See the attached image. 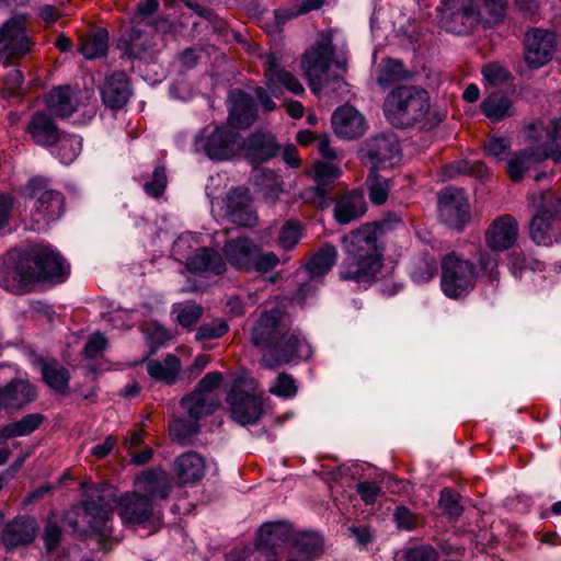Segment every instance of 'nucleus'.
Returning <instances> with one entry per match:
<instances>
[{
	"mask_svg": "<svg viewBox=\"0 0 561 561\" xmlns=\"http://www.w3.org/2000/svg\"><path fill=\"white\" fill-rule=\"evenodd\" d=\"M114 508L123 524L130 527L146 525L154 516V504L144 494L134 491L117 497L112 486L101 485L91 491L78 513L79 519L71 526L78 529L87 525L91 533L102 538L111 537Z\"/></svg>",
	"mask_w": 561,
	"mask_h": 561,
	"instance_id": "1",
	"label": "nucleus"
},
{
	"mask_svg": "<svg viewBox=\"0 0 561 561\" xmlns=\"http://www.w3.org/2000/svg\"><path fill=\"white\" fill-rule=\"evenodd\" d=\"M249 340L256 347L270 350L262 359L270 369L295 359H307L312 354L305 337L291 329L285 313L277 308L265 310L253 320Z\"/></svg>",
	"mask_w": 561,
	"mask_h": 561,
	"instance_id": "2",
	"label": "nucleus"
},
{
	"mask_svg": "<svg viewBox=\"0 0 561 561\" xmlns=\"http://www.w3.org/2000/svg\"><path fill=\"white\" fill-rule=\"evenodd\" d=\"M69 265L49 247L37 245L22 253L12 268L0 275V285L14 294H24L42 280L64 276Z\"/></svg>",
	"mask_w": 561,
	"mask_h": 561,
	"instance_id": "3",
	"label": "nucleus"
},
{
	"mask_svg": "<svg viewBox=\"0 0 561 561\" xmlns=\"http://www.w3.org/2000/svg\"><path fill=\"white\" fill-rule=\"evenodd\" d=\"M346 253L341 266V277L357 283L371 279L381 267L375 231L369 227L358 229L343 239Z\"/></svg>",
	"mask_w": 561,
	"mask_h": 561,
	"instance_id": "4",
	"label": "nucleus"
},
{
	"mask_svg": "<svg viewBox=\"0 0 561 561\" xmlns=\"http://www.w3.org/2000/svg\"><path fill=\"white\" fill-rule=\"evenodd\" d=\"M383 114L396 127H424L431 114L430 94L416 85L396 87L385 99Z\"/></svg>",
	"mask_w": 561,
	"mask_h": 561,
	"instance_id": "5",
	"label": "nucleus"
},
{
	"mask_svg": "<svg viewBox=\"0 0 561 561\" xmlns=\"http://www.w3.org/2000/svg\"><path fill=\"white\" fill-rule=\"evenodd\" d=\"M333 31L322 32L318 41L301 57V68L312 92L319 93L328 80L330 65L333 64L343 72L347 69V59L337 45H333ZM344 47L342 43L341 49Z\"/></svg>",
	"mask_w": 561,
	"mask_h": 561,
	"instance_id": "6",
	"label": "nucleus"
},
{
	"mask_svg": "<svg viewBox=\"0 0 561 561\" xmlns=\"http://www.w3.org/2000/svg\"><path fill=\"white\" fill-rule=\"evenodd\" d=\"M27 204L30 209V229L45 230L50 222L58 220L64 214V196L51 188L42 178L31 179L27 183Z\"/></svg>",
	"mask_w": 561,
	"mask_h": 561,
	"instance_id": "7",
	"label": "nucleus"
},
{
	"mask_svg": "<svg viewBox=\"0 0 561 561\" xmlns=\"http://www.w3.org/2000/svg\"><path fill=\"white\" fill-rule=\"evenodd\" d=\"M547 140L537 146L515 152L507 160L506 171L512 181L518 182L534 164L546 159L561 161V119H553L546 129Z\"/></svg>",
	"mask_w": 561,
	"mask_h": 561,
	"instance_id": "8",
	"label": "nucleus"
},
{
	"mask_svg": "<svg viewBox=\"0 0 561 561\" xmlns=\"http://www.w3.org/2000/svg\"><path fill=\"white\" fill-rule=\"evenodd\" d=\"M440 267V287L447 297L459 298L473 289L478 277L473 262L451 252L442 259Z\"/></svg>",
	"mask_w": 561,
	"mask_h": 561,
	"instance_id": "9",
	"label": "nucleus"
},
{
	"mask_svg": "<svg viewBox=\"0 0 561 561\" xmlns=\"http://www.w3.org/2000/svg\"><path fill=\"white\" fill-rule=\"evenodd\" d=\"M226 260L236 268L243 271L268 272L279 260L274 252H264L249 238H236L222 248Z\"/></svg>",
	"mask_w": 561,
	"mask_h": 561,
	"instance_id": "10",
	"label": "nucleus"
},
{
	"mask_svg": "<svg viewBox=\"0 0 561 561\" xmlns=\"http://www.w3.org/2000/svg\"><path fill=\"white\" fill-rule=\"evenodd\" d=\"M34 43L27 30V18L16 14L0 26V65L9 66L31 53Z\"/></svg>",
	"mask_w": 561,
	"mask_h": 561,
	"instance_id": "11",
	"label": "nucleus"
},
{
	"mask_svg": "<svg viewBox=\"0 0 561 561\" xmlns=\"http://www.w3.org/2000/svg\"><path fill=\"white\" fill-rule=\"evenodd\" d=\"M227 402L232 420L242 426L257 423L263 414L262 400L255 392L253 380H237L228 393Z\"/></svg>",
	"mask_w": 561,
	"mask_h": 561,
	"instance_id": "12",
	"label": "nucleus"
},
{
	"mask_svg": "<svg viewBox=\"0 0 561 561\" xmlns=\"http://www.w3.org/2000/svg\"><path fill=\"white\" fill-rule=\"evenodd\" d=\"M293 529L286 523H267L261 526L257 534L255 548H245L242 551L236 550L230 554L242 557L243 561H272L270 554L276 552L277 548L291 541Z\"/></svg>",
	"mask_w": 561,
	"mask_h": 561,
	"instance_id": "13",
	"label": "nucleus"
},
{
	"mask_svg": "<svg viewBox=\"0 0 561 561\" xmlns=\"http://www.w3.org/2000/svg\"><path fill=\"white\" fill-rule=\"evenodd\" d=\"M477 5L472 0H440L438 11L444 27L454 34H469L479 23H483Z\"/></svg>",
	"mask_w": 561,
	"mask_h": 561,
	"instance_id": "14",
	"label": "nucleus"
},
{
	"mask_svg": "<svg viewBox=\"0 0 561 561\" xmlns=\"http://www.w3.org/2000/svg\"><path fill=\"white\" fill-rule=\"evenodd\" d=\"M541 204L530 222V238L537 244L550 245L559 240L556 231L561 211V199L551 192L540 195Z\"/></svg>",
	"mask_w": 561,
	"mask_h": 561,
	"instance_id": "15",
	"label": "nucleus"
},
{
	"mask_svg": "<svg viewBox=\"0 0 561 561\" xmlns=\"http://www.w3.org/2000/svg\"><path fill=\"white\" fill-rule=\"evenodd\" d=\"M400 157L399 140L393 134L374 136L360 149V159L370 171L391 168L399 162Z\"/></svg>",
	"mask_w": 561,
	"mask_h": 561,
	"instance_id": "16",
	"label": "nucleus"
},
{
	"mask_svg": "<svg viewBox=\"0 0 561 561\" xmlns=\"http://www.w3.org/2000/svg\"><path fill=\"white\" fill-rule=\"evenodd\" d=\"M558 47V37L553 32L543 28H533L525 34L524 60L531 69H538L548 64Z\"/></svg>",
	"mask_w": 561,
	"mask_h": 561,
	"instance_id": "17",
	"label": "nucleus"
},
{
	"mask_svg": "<svg viewBox=\"0 0 561 561\" xmlns=\"http://www.w3.org/2000/svg\"><path fill=\"white\" fill-rule=\"evenodd\" d=\"M440 219L450 228L460 230L470 218L469 204L462 190L444 188L438 197Z\"/></svg>",
	"mask_w": 561,
	"mask_h": 561,
	"instance_id": "18",
	"label": "nucleus"
},
{
	"mask_svg": "<svg viewBox=\"0 0 561 561\" xmlns=\"http://www.w3.org/2000/svg\"><path fill=\"white\" fill-rule=\"evenodd\" d=\"M518 230V224L513 216H500L488 228L485 242L492 251L503 252L516 242Z\"/></svg>",
	"mask_w": 561,
	"mask_h": 561,
	"instance_id": "19",
	"label": "nucleus"
},
{
	"mask_svg": "<svg viewBox=\"0 0 561 561\" xmlns=\"http://www.w3.org/2000/svg\"><path fill=\"white\" fill-rule=\"evenodd\" d=\"M332 127L339 137L355 139L365 134L367 123L363 114L355 107L344 105L333 112Z\"/></svg>",
	"mask_w": 561,
	"mask_h": 561,
	"instance_id": "20",
	"label": "nucleus"
},
{
	"mask_svg": "<svg viewBox=\"0 0 561 561\" xmlns=\"http://www.w3.org/2000/svg\"><path fill=\"white\" fill-rule=\"evenodd\" d=\"M136 492L152 500L156 505L158 500H165L171 492L169 474L161 468L150 469L139 474L135 481Z\"/></svg>",
	"mask_w": 561,
	"mask_h": 561,
	"instance_id": "21",
	"label": "nucleus"
},
{
	"mask_svg": "<svg viewBox=\"0 0 561 561\" xmlns=\"http://www.w3.org/2000/svg\"><path fill=\"white\" fill-rule=\"evenodd\" d=\"M264 65L266 85L274 95H276V91L279 85L297 95L304 93V85L291 72L280 67L279 61L274 54H267L264 56Z\"/></svg>",
	"mask_w": 561,
	"mask_h": 561,
	"instance_id": "22",
	"label": "nucleus"
},
{
	"mask_svg": "<svg viewBox=\"0 0 561 561\" xmlns=\"http://www.w3.org/2000/svg\"><path fill=\"white\" fill-rule=\"evenodd\" d=\"M240 148L238 134L226 127L216 128L204 144V150L210 159H229Z\"/></svg>",
	"mask_w": 561,
	"mask_h": 561,
	"instance_id": "23",
	"label": "nucleus"
},
{
	"mask_svg": "<svg viewBox=\"0 0 561 561\" xmlns=\"http://www.w3.org/2000/svg\"><path fill=\"white\" fill-rule=\"evenodd\" d=\"M206 459L196 451H186L178 456L173 462V471L181 484H194L206 473Z\"/></svg>",
	"mask_w": 561,
	"mask_h": 561,
	"instance_id": "24",
	"label": "nucleus"
},
{
	"mask_svg": "<svg viewBox=\"0 0 561 561\" xmlns=\"http://www.w3.org/2000/svg\"><path fill=\"white\" fill-rule=\"evenodd\" d=\"M37 529L34 518L19 516L4 526L1 540L9 549L28 545L35 539Z\"/></svg>",
	"mask_w": 561,
	"mask_h": 561,
	"instance_id": "25",
	"label": "nucleus"
},
{
	"mask_svg": "<svg viewBox=\"0 0 561 561\" xmlns=\"http://www.w3.org/2000/svg\"><path fill=\"white\" fill-rule=\"evenodd\" d=\"M227 216L239 226L251 227L256 222L248 190L238 187L230 192L227 198Z\"/></svg>",
	"mask_w": 561,
	"mask_h": 561,
	"instance_id": "26",
	"label": "nucleus"
},
{
	"mask_svg": "<svg viewBox=\"0 0 561 561\" xmlns=\"http://www.w3.org/2000/svg\"><path fill=\"white\" fill-rule=\"evenodd\" d=\"M229 123L233 127H248L256 117L253 99L242 90H232L228 96Z\"/></svg>",
	"mask_w": 561,
	"mask_h": 561,
	"instance_id": "27",
	"label": "nucleus"
},
{
	"mask_svg": "<svg viewBox=\"0 0 561 561\" xmlns=\"http://www.w3.org/2000/svg\"><path fill=\"white\" fill-rule=\"evenodd\" d=\"M279 146L273 135L253 134L244 144L245 157L252 164H261L277 156Z\"/></svg>",
	"mask_w": 561,
	"mask_h": 561,
	"instance_id": "28",
	"label": "nucleus"
},
{
	"mask_svg": "<svg viewBox=\"0 0 561 561\" xmlns=\"http://www.w3.org/2000/svg\"><path fill=\"white\" fill-rule=\"evenodd\" d=\"M186 267L192 273L219 275L226 271V263L217 251L199 248L186 257Z\"/></svg>",
	"mask_w": 561,
	"mask_h": 561,
	"instance_id": "29",
	"label": "nucleus"
},
{
	"mask_svg": "<svg viewBox=\"0 0 561 561\" xmlns=\"http://www.w3.org/2000/svg\"><path fill=\"white\" fill-rule=\"evenodd\" d=\"M27 131L32 140L42 147L55 145L60 133L55 122L46 113L38 112L34 114L27 125Z\"/></svg>",
	"mask_w": 561,
	"mask_h": 561,
	"instance_id": "30",
	"label": "nucleus"
},
{
	"mask_svg": "<svg viewBox=\"0 0 561 561\" xmlns=\"http://www.w3.org/2000/svg\"><path fill=\"white\" fill-rule=\"evenodd\" d=\"M102 100L111 108H119L126 104L130 95L129 81L124 72H115L106 78L102 90Z\"/></svg>",
	"mask_w": 561,
	"mask_h": 561,
	"instance_id": "31",
	"label": "nucleus"
},
{
	"mask_svg": "<svg viewBox=\"0 0 561 561\" xmlns=\"http://www.w3.org/2000/svg\"><path fill=\"white\" fill-rule=\"evenodd\" d=\"M366 210L364 194L359 191H352L336 201L334 218L339 224L346 225L364 216Z\"/></svg>",
	"mask_w": 561,
	"mask_h": 561,
	"instance_id": "32",
	"label": "nucleus"
},
{
	"mask_svg": "<svg viewBox=\"0 0 561 561\" xmlns=\"http://www.w3.org/2000/svg\"><path fill=\"white\" fill-rule=\"evenodd\" d=\"M79 94L78 90L70 87L55 88L47 95V106L56 116L68 117L78 108Z\"/></svg>",
	"mask_w": 561,
	"mask_h": 561,
	"instance_id": "33",
	"label": "nucleus"
},
{
	"mask_svg": "<svg viewBox=\"0 0 561 561\" xmlns=\"http://www.w3.org/2000/svg\"><path fill=\"white\" fill-rule=\"evenodd\" d=\"M35 398L34 387L25 380H13L0 389V399L3 409L18 410L33 401Z\"/></svg>",
	"mask_w": 561,
	"mask_h": 561,
	"instance_id": "34",
	"label": "nucleus"
},
{
	"mask_svg": "<svg viewBox=\"0 0 561 561\" xmlns=\"http://www.w3.org/2000/svg\"><path fill=\"white\" fill-rule=\"evenodd\" d=\"M291 553L297 554L302 561H311L321 556L323 551V538L314 531L293 534Z\"/></svg>",
	"mask_w": 561,
	"mask_h": 561,
	"instance_id": "35",
	"label": "nucleus"
},
{
	"mask_svg": "<svg viewBox=\"0 0 561 561\" xmlns=\"http://www.w3.org/2000/svg\"><path fill=\"white\" fill-rule=\"evenodd\" d=\"M182 363L174 354H168L162 360L152 359L147 363L148 375L167 385H173L179 379Z\"/></svg>",
	"mask_w": 561,
	"mask_h": 561,
	"instance_id": "36",
	"label": "nucleus"
},
{
	"mask_svg": "<svg viewBox=\"0 0 561 561\" xmlns=\"http://www.w3.org/2000/svg\"><path fill=\"white\" fill-rule=\"evenodd\" d=\"M219 405L213 393H202L194 390L181 400V407L195 421L211 414Z\"/></svg>",
	"mask_w": 561,
	"mask_h": 561,
	"instance_id": "37",
	"label": "nucleus"
},
{
	"mask_svg": "<svg viewBox=\"0 0 561 561\" xmlns=\"http://www.w3.org/2000/svg\"><path fill=\"white\" fill-rule=\"evenodd\" d=\"M43 421V414L30 413L16 422L7 424L0 430V444H3L14 437L32 434L39 427Z\"/></svg>",
	"mask_w": 561,
	"mask_h": 561,
	"instance_id": "38",
	"label": "nucleus"
},
{
	"mask_svg": "<svg viewBox=\"0 0 561 561\" xmlns=\"http://www.w3.org/2000/svg\"><path fill=\"white\" fill-rule=\"evenodd\" d=\"M41 373L45 383L57 393L65 394L68 391L69 373L55 359L44 360Z\"/></svg>",
	"mask_w": 561,
	"mask_h": 561,
	"instance_id": "39",
	"label": "nucleus"
},
{
	"mask_svg": "<svg viewBox=\"0 0 561 561\" xmlns=\"http://www.w3.org/2000/svg\"><path fill=\"white\" fill-rule=\"evenodd\" d=\"M337 257L336 249L333 245H323L310 260L306 272L311 279L321 278L335 264Z\"/></svg>",
	"mask_w": 561,
	"mask_h": 561,
	"instance_id": "40",
	"label": "nucleus"
},
{
	"mask_svg": "<svg viewBox=\"0 0 561 561\" xmlns=\"http://www.w3.org/2000/svg\"><path fill=\"white\" fill-rule=\"evenodd\" d=\"M253 181L266 201L275 202L283 192V183L272 170H255Z\"/></svg>",
	"mask_w": 561,
	"mask_h": 561,
	"instance_id": "41",
	"label": "nucleus"
},
{
	"mask_svg": "<svg viewBox=\"0 0 561 561\" xmlns=\"http://www.w3.org/2000/svg\"><path fill=\"white\" fill-rule=\"evenodd\" d=\"M482 112L490 119L497 122L513 115L511 100L503 93L496 92L488 96L481 104Z\"/></svg>",
	"mask_w": 561,
	"mask_h": 561,
	"instance_id": "42",
	"label": "nucleus"
},
{
	"mask_svg": "<svg viewBox=\"0 0 561 561\" xmlns=\"http://www.w3.org/2000/svg\"><path fill=\"white\" fill-rule=\"evenodd\" d=\"M108 36L105 31H98L81 39L80 53L87 59L103 57L107 53Z\"/></svg>",
	"mask_w": 561,
	"mask_h": 561,
	"instance_id": "43",
	"label": "nucleus"
},
{
	"mask_svg": "<svg viewBox=\"0 0 561 561\" xmlns=\"http://www.w3.org/2000/svg\"><path fill=\"white\" fill-rule=\"evenodd\" d=\"M436 273L437 262L434 256L428 254H421L414 257L410 275L415 283H427L434 278Z\"/></svg>",
	"mask_w": 561,
	"mask_h": 561,
	"instance_id": "44",
	"label": "nucleus"
},
{
	"mask_svg": "<svg viewBox=\"0 0 561 561\" xmlns=\"http://www.w3.org/2000/svg\"><path fill=\"white\" fill-rule=\"evenodd\" d=\"M366 186L370 202L375 205H382L388 199L392 182L390 179L378 174L377 171H370L366 180Z\"/></svg>",
	"mask_w": 561,
	"mask_h": 561,
	"instance_id": "45",
	"label": "nucleus"
},
{
	"mask_svg": "<svg viewBox=\"0 0 561 561\" xmlns=\"http://www.w3.org/2000/svg\"><path fill=\"white\" fill-rule=\"evenodd\" d=\"M204 309L202 306L193 302H179L172 306L171 313L176 322L183 328H191L202 318Z\"/></svg>",
	"mask_w": 561,
	"mask_h": 561,
	"instance_id": "46",
	"label": "nucleus"
},
{
	"mask_svg": "<svg viewBox=\"0 0 561 561\" xmlns=\"http://www.w3.org/2000/svg\"><path fill=\"white\" fill-rule=\"evenodd\" d=\"M342 174L341 169L337 164L331 161H317L313 164V180L318 184L317 193L320 196H324L325 192L322 186L332 183L335 179Z\"/></svg>",
	"mask_w": 561,
	"mask_h": 561,
	"instance_id": "47",
	"label": "nucleus"
},
{
	"mask_svg": "<svg viewBox=\"0 0 561 561\" xmlns=\"http://www.w3.org/2000/svg\"><path fill=\"white\" fill-rule=\"evenodd\" d=\"M56 144H58L57 157L65 164L73 162L82 148V139L77 135H60Z\"/></svg>",
	"mask_w": 561,
	"mask_h": 561,
	"instance_id": "48",
	"label": "nucleus"
},
{
	"mask_svg": "<svg viewBox=\"0 0 561 561\" xmlns=\"http://www.w3.org/2000/svg\"><path fill=\"white\" fill-rule=\"evenodd\" d=\"M405 78H408V72L403 64L397 59H388L379 70L377 82L381 87H388Z\"/></svg>",
	"mask_w": 561,
	"mask_h": 561,
	"instance_id": "49",
	"label": "nucleus"
},
{
	"mask_svg": "<svg viewBox=\"0 0 561 561\" xmlns=\"http://www.w3.org/2000/svg\"><path fill=\"white\" fill-rule=\"evenodd\" d=\"M323 0H295L293 8L278 10L276 12V21L284 23L287 20L296 18L300 14L318 10L322 7Z\"/></svg>",
	"mask_w": 561,
	"mask_h": 561,
	"instance_id": "50",
	"label": "nucleus"
},
{
	"mask_svg": "<svg viewBox=\"0 0 561 561\" xmlns=\"http://www.w3.org/2000/svg\"><path fill=\"white\" fill-rule=\"evenodd\" d=\"M486 172V168L484 163L477 161L474 163H470L468 161H456L444 168V176L446 179H453L460 174H472L477 176H482L483 173Z\"/></svg>",
	"mask_w": 561,
	"mask_h": 561,
	"instance_id": "51",
	"label": "nucleus"
},
{
	"mask_svg": "<svg viewBox=\"0 0 561 561\" xmlns=\"http://www.w3.org/2000/svg\"><path fill=\"white\" fill-rule=\"evenodd\" d=\"M170 435L173 439L182 445H186L190 439L198 432V424L196 422H187L182 419L174 420L170 424Z\"/></svg>",
	"mask_w": 561,
	"mask_h": 561,
	"instance_id": "52",
	"label": "nucleus"
},
{
	"mask_svg": "<svg viewBox=\"0 0 561 561\" xmlns=\"http://www.w3.org/2000/svg\"><path fill=\"white\" fill-rule=\"evenodd\" d=\"M228 332V324L222 319H215L203 323L196 331L195 337L198 341L219 339Z\"/></svg>",
	"mask_w": 561,
	"mask_h": 561,
	"instance_id": "53",
	"label": "nucleus"
},
{
	"mask_svg": "<svg viewBox=\"0 0 561 561\" xmlns=\"http://www.w3.org/2000/svg\"><path fill=\"white\" fill-rule=\"evenodd\" d=\"M297 390L296 380L291 375L286 373L279 374L274 385L270 388L271 393L282 398H293L297 393Z\"/></svg>",
	"mask_w": 561,
	"mask_h": 561,
	"instance_id": "54",
	"label": "nucleus"
},
{
	"mask_svg": "<svg viewBox=\"0 0 561 561\" xmlns=\"http://www.w3.org/2000/svg\"><path fill=\"white\" fill-rule=\"evenodd\" d=\"M301 227L298 222L289 220L287 221L279 233V244L284 249H293L300 239Z\"/></svg>",
	"mask_w": 561,
	"mask_h": 561,
	"instance_id": "55",
	"label": "nucleus"
},
{
	"mask_svg": "<svg viewBox=\"0 0 561 561\" xmlns=\"http://www.w3.org/2000/svg\"><path fill=\"white\" fill-rule=\"evenodd\" d=\"M484 79L493 85L506 82L510 78L508 70L497 62H491L482 68Z\"/></svg>",
	"mask_w": 561,
	"mask_h": 561,
	"instance_id": "56",
	"label": "nucleus"
},
{
	"mask_svg": "<svg viewBox=\"0 0 561 561\" xmlns=\"http://www.w3.org/2000/svg\"><path fill=\"white\" fill-rule=\"evenodd\" d=\"M167 187V174L164 168H156L152 180L144 185L145 192L152 196L159 197Z\"/></svg>",
	"mask_w": 561,
	"mask_h": 561,
	"instance_id": "57",
	"label": "nucleus"
},
{
	"mask_svg": "<svg viewBox=\"0 0 561 561\" xmlns=\"http://www.w3.org/2000/svg\"><path fill=\"white\" fill-rule=\"evenodd\" d=\"M393 518L399 529L411 530L419 525V518L404 506L396 508Z\"/></svg>",
	"mask_w": 561,
	"mask_h": 561,
	"instance_id": "58",
	"label": "nucleus"
},
{
	"mask_svg": "<svg viewBox=\"0 0 561 561\" xmlns=\"http://www.w3.org/2000/svg\"><path fill=\"white\" fill-rule=\"evenodd\" d=\"M193 241L197 243V240H194V236L191 232L183 233L173 243L172 253L176 257V260L182 261L188 257V251L192 249Z\"/></svg>",
	"mask_w": 561,
	"mask_h": 561,
	"instance_id": "59",
	"label": "nucleus"
},
{
	"mask_svg": "<svg viewBox=\"0 0 561 561\" xmlns=\"http://www.w3.org/2000/svg\"><path fill=\"white\" fill-rule=\"evenodd\" d=\"M142 31L138 27H133L128 33V53L131 56H140L142 51L149 48L147 41H141Z\"/></svg>",
	"mask_w": 561,
	"mask_h": 561,
	"instance_id": "60",
	"label": "nucleus"
},
{
	"mask_svg": "<svg viewBox=\"0 0 561 561\" xmlns=\"http://www.w3.org/2000/svg\"><path fill=\"white\" fill-rule=\"evenodd\" d=\"M510 147V141L504 138L496 137L490 138L484 146L486 153L499 161L504 159Z\"/></svg>",
	"mask_w": 561,
	"mask_h": 561,
	"instance_id": "61",
	"label": "nucleus"
},
{
	"mask_svg": "<svg viewBox=\"0 0 561 561\" xmlns=\"http://www.w3.org/2000/svg\"><path fill=\"white\" fill-rule=\"evenodd\" d=\"M107 341L101 333L92 334L84 346V354L90 358H95L102 355L105 350Z\"/></svg>",
	"mask_w": 561,
	"mask_h": 561,
	"instance_id": "62",
	"label": "nucleus"
},
{
	"mask_svg": "<svg viewBox=\"0 0 561 561\" xmlns=\"http://www.w3.org/2000/svg\"><path fill=\"white\" fill-rule=\"evenodd\" d=\"M439 506L451 516H459L461 513V507L458 503L456 494H454L448 489L442 490Z\"/></svg>",
	"mask_w": 561,
	"mask_h": 561,
	"instance_id": "63",
	"label": "nucleus"
},
{
	"mask_svg": "<svg viewBox=\"0 0 561 561\" xmlns=\"http://www.w3.org/2000/svg\"><path fill=\"white\" fill-rule=\"evenodd\" d=\"M407 561H437V552L428 546L411 548L405 553Z\"/></svg>",
	"mask_w": 561,
	"mask_h": 561,
	"instance_id": "64",
	"label": "nucleus"
}]
</instances>
